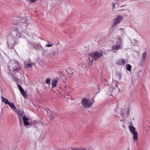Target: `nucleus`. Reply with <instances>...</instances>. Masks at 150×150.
<instances>
[{"mask_svg": "<svg viewBox=\"0 0 150 150\" xmlns=\"http://www.w3.org/2000/svg\"><path fill=\"white\" fill-rule=\"evenodd\" d=\"M103 55L102 52H99L95 51L93 53L89 54L88 59L86 60V65L91 66L93 60H96L99 58Z\"/></svg>", "mask_w": 150, "mask_h": 150, "instance_id": "f257e3e1", "label": "nucleus"}, {"mask_svg": "<svg viewBox=\"0 0 150 150\" xmlns=\"http://www.w3.org/2000/svg\"><path fill=\"white\" fill-rule=\"evenodd\" d=\"M81 103L85 108H89L92 105L93 103L91 101L86 98L83 99L81 100Z\"/></svg>", "mask_w": 150, "mask_h": 150, "instance_id": "f03ea898", "label": "nucleus"}, {"mask_svg": "<svg viewBox=\"0 0 150 150\" xmlns=\"http://www.w3.org/2000/svg\"><path fill=\"white\" fill-rule=\"evenodd\" d=\"M129 129L130 132L132 133L133 136V139L137 140L138 139V133L137 131H135V128L133 126L129 125Z\"/></svg>", "mask_w": 150, "mask_h": 150, "instance_id": "7ed1b4c3", "label": "nucleus"}, {"mask_svg": "<svg viewBox=\"0 0 150 150\" xmlns=\"http://www.w3.org/2000/svg\"><path fill=\"white\" fill-rule=\"evenodd\" d=\"M33 46L35 50L37 51L41 50L42 52L43 51L44 53H46V51H45L42 47L40 44H34Z\"/></svg>", "mask_w": 150, "mask_h": 150, "instance_id": "20e7f679", "label": "nucleus"}, {"mask_svg": "<svg viewBox=\"0 0 150 150\" xmlns=\"http://www.w3.org/2000/svg\"><path fill=\"white\" fill-rule=\"evenodd\" d=\"M123 18V17L121 15H118L117 17L114 19V21L113 24V26L116 25L117 24L119 23Z\"/></svg>", "mask_w": 150, "mask_h": 150, "instance_id": "39448f33", "label": "nucleus"}, {"mask_svg": "<svg viewBox=\"0 0 150 150\" xmlns=\"http://www.w3.org/2000/svg\"><path fill=\"white\" fill-rule=\"evenodd\" d=\"M47 112L48 115L50 117L51 120H52L56 117V114L53 112L49 110Z\"/></svg>", "mask_w": 150, "mask_h": 150, "instance_id": "423d86ee", "label": "nucleus"}, {"mask_svg": "<svg viewBox=\"0 0 150 150\" xmlns=\"http://www.w3.org/2000/svg\"><path fill=\"white\" fill-rule=\"evenodd\" d=\"M23 119L25 126H27L29 125V123L28 122V119L25 115H24L23 116Z\"/></svg>", "mask_w": 150, "mask_h": 150, "instance_id": "0eeeda50", "label": "nucleus"}, {"mask_svg": "<svg viewBox=\"0 0 150 150\" xmlns=\"http://www.w3.org/2000/svg\"><path fill=\"white\" fill-rule=\"evenodd\" d=\"M46 136V132L45 131L42 132L40 137V139L42 140L44 139Z\"/></svg>", "mask_w": 150, "mask_h": 150, "instance_id": "6e6552de", "label": "nucleus"}, {"mask_svg": "<svg viewBox=\"0 0 150 150\" xmlns=\"http://www.w3.org/2000/svg\"><path fill=\"white\" fill-rule=\"evenodd\" d=\"M121 45L119 44L118 45L116 44L115 45H114L112 47V49L114 50H118L120 48H122Z\"/></svg>", "mask_w": 150, "mask_h": 150, "instance_id": "1a4fd4ad", "label": "nucleus"}, {"mask_svg": "<svg viewBox=\"0 0 150 150\" xmlns=\"http://www.w3.org/2000/svg\"><path fill=\"white\" fill-rule=\"evenodd\" d=\"M57 82L58 80L57 79H54L52 81V84L53 88H54L56 86Z\"/></svg>", "mask_w": 150, "mask_h": 150, "instance_id": "9d476101", "label": "nucleus"}, {"mask_svg": "<svg viewBox=\"0 0 150 150\" xmlns=\"http://www.w3.org/2000/svg\"><path fill=\"white\" fill-rule=\"evenodd\" d=\"M125 62V61L124 59H120L118 60L117 64L118 65H124Z\"/></svg>", "mask_w": 150, "mask_h": 150, "instance_id": "9b49d317", "label": "nucleus"}, {"mask_svg": "<svg viewBox=\"0 0 150 150\" xmlns=\"http://www.w3.org/2000/svg\"><path fill=\"white\" fill-rule=\"evenodd\" d=\"M10 62L13 64L14 66V67H16L18 66V62L16 60H12L10 61Z\"/></svg>", "mask_w": 150, "mask_h": 150, "instance_id": "f8f14e48", "label": "nucleus"}, {"mask_svg": "<svg viewBox=\"0 0 150 150\" xmlns=\"http://www.w3.org/2000/svg\"><path fill=\"white\" fill-rule=\"evenodd\" d=\"M1 98L2 99V102L8 105L9 103L10 102L7 99L2 96H1Z\"/></svg>", "mask_w": 150, "mask_h": 150, "instance_id": "ddd939ff", "label": "nucleus"}, {"mask_svg": "<svg viewBox=\"0 0 150 150\" xmlns=\"http://www.w3.org/2000/svg\"><path fill=\"white\" fill-rule=\"evenodd\" d=\"M122 39L121 38H119L117 39V44H116L118 45L119 44L121 45V47H122Z\"/></svg>", "mask_w": 150, "mask_h": 150, "instance_id": "4468645a", "label": "nucleus"}, {"mask_svg": "<svg viewBox=\"0 0 150 150\" xmlns=\"http://www.w3.org/2000/svg\"><path fill=\"white\" fill-rule=\"evenodd\" d=\"M7 44L9 48L13 49L14 47V45L13 44H12V43L10 42L9 41H7Z\"/></svg>", "mask_w": 150, "mask_h": 150, "instance_id": "2eb2a0df", "label": "nucleus"}, {"mask_svg": "<svg viewBox=\"0 0 150 150\" xmlns=\"http://www.w3.org/2000/svg\"><path fill=\"white\" fill-rule=\"evenodd\" d=\"M16 112L18 115L19 116H21L23 115V112L20 111L19 109L16 110Z\"/></svg>", "mask_w": 150, "mask_h": 150, "instance_id": "dca6fc26", "label": "nucleus"}, {"mask_svg": "<svg viewBox=\"0 0 150 150\" xmlns=\"http://www.w3.org/2000/svg\"><path fill=\"white\" fill-rule=\"evenodd\" d=\"M8 105L13 109H15L16 107L14 104L12 103H9Z\"/></svg>", "mask_w": 150, "mask_h": 150, "instance_id": "f3484780", "label": "nucleus"}, {"mask_svg": "<svg viewBox=\"0 0 150 150\" xmlns=\"http://www.w3.org/2000/svg\"><path fill=\"white\" fill-rule=\"evenodd\" d=\"M22 95L24 97H27V96L26 95V94L25 92V91H24V89H23V90L20 91Z\"/></svg>", "mask_w": 150, "mask_h": 150, "instance_id": "a211bd4d", "label": "nucleus"}, {"mask_svg": "<svg viewBox=\"0 0 150 150\" xmlns=\"http://www.w3.org/2000/svg\"><path fill=\"white\" fill-rule=\"evenodd\" d=\"M146 52H144L142 54V59L144 61L145 59V58H146Z\"/></svg>", "mask_w": 150, "mask_h": 150, "instance_id": "6ab92c4d", "label": "nucleus"}, {"mask_svg": "<svg viewBox=\"0 0 150 150\" xmlns=\"http://www.w3.org/2000/svg\"><path fill=\"white\" fill-rule=\"evenodd\" d=\"M72 150H86V148H76L75 147H72L71 148Z\"/></svg>", "mask_w": 150, "mask_h": 150, "instance_id": "aec40b11", "label": "nucleus"}, {"mask_svg": "<svg viewBox=\"0 0 150 150\" xmlns=\"http://www.w3.org/2000/svg\"><path fill=\"white\" fill-rule=\"evenodd\" d=\"M101 80L102 83L104 84V85H108L107 83V80L104 79L103 78L101 79Z\"/></svg>", "mask_w": 150, "mask_h": 150, "instance_id": "412c9836", "label": "nucleus"}, {"mask_svg": "<svg viewBox=\"0 0 150 150\" xmlns=\"http://www.w3.org/2000/svg\"><path fill=\"white\" fill-rule=\"evenodd\" d=\"M127 69L129 71H130L131 70V66L130 65L128 64L126 66Z\"/></svg>", "mask_w": 150, "mask_h": 150, "instance_id": "4be33fe9", "label": "nucleus"}, {"mask_svg": "<svg viewBox=\"0 0 150 150\" xmlns=\"http://www.w3.org/2000/svg\"><path fill=\"white\" fill-rule=\"evenodd\" d=\"M20 70V69L19 68H16V69H14L13 70V71L15 74L17 73Z\"/></svg>", "mask_w": 150, "mask_h": 150, "instance_id": "5701e85b", "label": "nucleus"}, {"mask_svg": "<svg viewBox=\"0 0 150 150\" xmlns=\"http://www.w3.org/2000/svg\"><path fill=\"white\" fill-rule=\"evenodd\" d=\"M50 81V78H48L46 79V83L47 84L49 83Z\"/></svg>", "mask_w": 150, "mask_h": 150, "instance_id": "b1692460", "label": "nucleus"}, {"mask_svg": "<svg viewBox=\"0 0 150 150\" xmlns=\"http://www.w3.org/2000/svg\"><path fill=\"white\" fill-rule=\"evenodd\" d=\"M19 123L21 125H22L23 124L22 120V118H21L20 117H19Z\"/></svg>", "mask_w": 150, "mask_h": 150, "instance_id": "393cba45", "label": "nucleus"}, {"mask_svg": "<svg viewBox=\"0 0 150 150\" xmlns=\"http://www.w3.org/2000/svg\"><path fill=\"white\" fill-rule=\"evenodd\" d=\"M17 86L20 91H21L23 89V88L20 85H17Z\"/></svg>", "mask_w": 150, "mask_h": 150, "instance_id": "a878e982", "label": "nucleus"}, {"mask_svg": "<svg viewBox=\"0 0 150 150\" xmlns=\"http://www.w3.org/2000/svg\"><path fill=\"white\" fill-rule=\"evenodd\" d=\"M32 64L31 63H29L27 64V68H29L31 67Z\"/></svg>", "mask_w": 150, "mask_h": 150, "instance_id": "bb28decb", "label": "nucleus"}, {"mask_svg": "<svg viewBox=\"0 0 150 150\" xmlns=\"http://www.w3.org/2000/svg\"><path fill=\"white\" fill-rule=\"evenodd\" d=\"M53 45L52 44H47L45 45V47H49L52 46Z\"/></svg>", "mask_w": 150, "mask_h": 150, "instance_id": "cd10ccee", "label": "nucleus"}, {"mask_svg": "<svg viewBox=\"0 0 150 150\" xmlns=\"http://www.w3.org/2000/svg\"><path fill=\"white\" fill-rule=\"evenodd\" d=\"M129 110H130V108H129L128 110V111L127 112V114L128 115H129Z\"/></svg>", "mask_w": 150, "mask_h": 150, "instance_id": "c85d7f7f", "label": "nucleus"}, {"mask_svg": "<svg viewBox=\"0 0 150 150\" xmlns=\"http://www.w3.org/2000/svg\"><path fill=\"white\" fill-rule=\"evenodd\" d=\"M134 42H136L138 44H139V43H138V42H139V41H138L137 40H134Z\"/></svg>", "mask_w": 150, "mask_h": 150, "instance_id": "c756f323", "label": "nucleus"}, {"mask_svg": "<svg viewBox=\"0 0 150 150\" xmlns=\"http://www.w3.org/2000/svg\"><path fill=\"white\" fill-rule=\"evenodd\" d=\"M30 1L31 2H34L36 0H30Z\"/></svg>", "mask_w": 150, "mask_h": 150, "instance_id": "7c9ffc66", "label": "nucleus"}, {"mask_svg": "<svg viewBox=\"0 0 150 150\" xmlns=\"http://www.w3.org/2000/svg\"><path fill=\"white\" fill-rule=\"evenodd\" d=\"M114 88H112V87H110V89L112 91V90H113Z\"/></svg>", "mask_w": 150, "mask_h": 150, "instance_id": "2f4dec72", "label": "nucleus"}, {"mask_svg": "<svg viewBox=\"0 0 150 150\" xmlns=\"http://www.w3.org/2000/svg\"><path fill=\"white\" fill-rule=\"evenodd\" d=\"M124 10L123 9H120L119 10H118L117 11H123Z\"/></svg>", "mask_w": 150, "mask_h": 150, "instance_id": "473e14b6", "label": "nucleus"}, {"mask_svg": "<svg viewBox=\"0 0 150 150\" xmlns=\"http://www.w3.org/2000/svg\"><path fill=\"white\" fill-rule=\"evenodd\" d=\"M112 4L113 5V8L115 7V4L114 3H112Z\"/></svg>", "mask_w": 150, "mask_h": 150, "instance_id": "72a5a7b5", "label": "nucleus"}, {"mask_svg": "<svg viewBox=\"0 0 150 150\" xmlns=\"http://www.w3.org/2000/svg\"><path fill=\"white\" fill-rule=\"evenodd\" d=\"M141 71H142L141 70H139V73H140V72H141Z\"/></svg>", "mask_w": 150, "mask_h": 150, "instance_id": "f704fd0d", "label": "nucleus"}, {"mask_svg": "<svg viewBox=\"0 0 150 150\" xmlns=\"http://www.w3.org/2000/svg\"><path fill=\"white\" fill-rule=\"evenodd\" d=\"M122 126H123V127H124V128H125V125H122Z\"/></svg>", "mask_w": 150, "mask_h": 150, "instance_id": "c9c22d12", "label": "nucleus"}, {"mask_svg": "<svg viewBox=\"0 0 150 150\" xmlns=\"http://www.w3.org/2000/svg\"><path fill=\"white\" fill-rule=\"evenodd\" d=\"M124 6V5H123V6H120L121 7H123V6Z\"/></svg>", "mask_w": 150, "mask_h": 150, "instance_id": "e433bc0d", "label": "nucleus"}, {"mask_svg": "<svg viewBox=\"0 0 150 150\" xmlns=\"http://www.w3.org/2000/svg\"><path fill=\"white\" fill-rule=\"evenodd\" d=\"M55 53V52H53V54L54 55V54Z\"/></svg>", "mask_w": 150, "mask_h": 150, "instance_id": "4c0bfd02", "label": "nucleus"}, {"mask_svg": "<svg viewBox=\"0 0 150 150\" xmlns=\"http://www.w3.org/2000/svg\"><path fill=\"white\" fill-rule=\"evenodd\" d=\"M65 150H70L69 149H65Z\"/></svg>", "mask_w": 150, "mask_h": 150, "instance_id": "58836bf2", "label": "nucleus"}, {"mask_svg": "<svg viewBox=\"0 0 150 150\" xmlns=\"http://www.w3.org/2000/svg\"><path fill=\"white\" fill-rule=\"evenodd\" d=\"M115 85L116 86V87L117 86V85L116 83L115 84Z\"/></svg>", "mask_w": 150, "mask_h": 150, "instance_id": "ea45409f", "label": "nucleus"}, {"mask_svg": "<svg viewBox=\"0 0 150 150\" xmlns=\"http://www.w3.org/2000/svg\"><path fill=\"white\" fill-rule=\"evenodd\" d=\"M31 64H32V65H33V63H32H32H31Z\"/></svg>", "mask_w": 150, "mask_h": 150, "instance_id": "a19ab883", "label": "nucleus"}, {"mask_svg": "<svg viewBox=\"0 0 150 150\" xmlns=\"http://www.w3.org/2000/svg\"><path fill=\"white\" fill-rule=\"evenodd\" d=\"M121 79V77H120V79Z\"/></svg>", "mask_w": 150, "mask_h": 150, "instance_id": "79ce46f5", "label": "nucleus"}, {"mask_svg": "<svg viewBox=\"0 0 150 150\" xmlns=\"http://www.w3.org/2000/svg\"><path fill=\"white\" fill-rule=\"evenodd\" d=\"M117 1H118L119 0H117Z\"/></svg>", "mask_w": 150, "mask_h": 150, "instance_id": "37998d69", "label": "nucleus"}]
</instances>
